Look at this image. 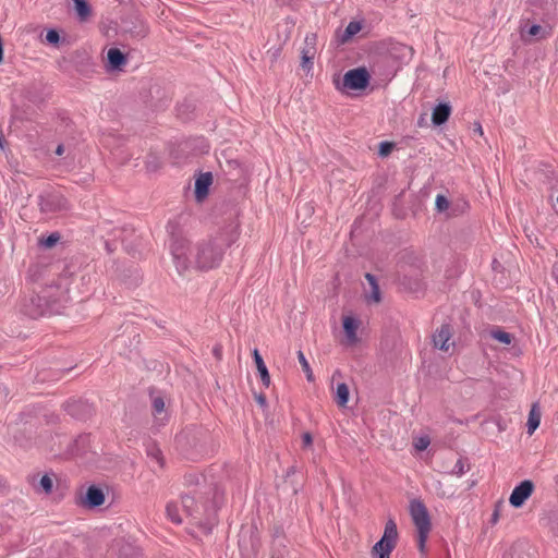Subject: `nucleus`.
Segmentation results:
<instances>
[{
  "mask_svg": "<svg viewBox=\"0 0 558 558\" xmlns=\"http://www.w3.org/2000/svg\"><path fill=\"white\" fill-rule=\"evenodd\" d=\"M60 236L57 234V233H52L50 234L44 242L43 244L46 246V247H52L53 245L57 244V242L59 241Z\"/></svg>",
  "mask_w": 558,
  "mask_h": 558,
  "instance_id": "obj_29",
  "label": "nucleus"
},
{
  "mask_svg": "<svg viewBox=\"0 0 558 558\" xmlns=\"http://www.w3.org/2000/svg\"><path fill=\"white\" fill-rule=\"evenodd\" d=\"M76 12L80 16L85 17L89 13L88 4L85 0H73Z\"/></svg>",
  "mask_w": 558,
  "mask_h": 558,
  "instance_id": "obj_24",
  "label": "nucleus"
},
{
  "mask_svg": "<svg viewBox=\"0 0 558 558\" xmlns=\"http://www.w3.org/2000/svg\"><path fill=\"white\" fill-rule=\"evenodd\" d=\"M497 518H498V514H497V513H495V514H494V521H496V520H497Z\"/></svg>",
  "mask_w": 558,
  "mask_h": 558,
  "instance_id": "obj_37",
  "label": "nucleus"
},
{
  "mask_svg": "<svg viewBox=\"0 0 558 558\" xmlns=\"http://www.w3.org/2000/svg\"><path fill=\"white\" fill-rule=\"evenodd\" d=\"M104 502H105V495H104L102 490L95 486H90L87 489L84 505L89 508H94V507L101 506Z\"/></svg>",
  "mask_w": 558,
  "mask_h": 558,
  "instance_id": "obj_12",
  "label": "nucleus"
},
{
  "mask_svg": "<svg viewBox=\"0 0 558 558\" xmlns=\"http://www.w3.org/2000/svg\"><path fill=\"white\" fill-rule=\"evenodd\" d=\"M551 35L550 28L542 27L541 25H532L530 26L526 32L524 28H521V38L524 41H530L531 38H537V39H545Z\"/></svg>",
  "mask_w": 558,
  "mask_h": 558,
  "instance_id": "obj_10",
  "label": "nucleus"
},
{
  "mask_svg": "<svg viewBox=\"0 0 558 558\" xmlns=\"http://www.w3.org/2000/svg\"><path fill=\"white\" fill-rule=\"evenodd\" d=\"M435 205L438 211H445L449 208V201L444 195H437Z\"/></svg>",
  "mask_w": 558,
  "mask_h": 558,
  "instance_id": "obj_25",
  "label": "nucleus"
},
{
  "mask_svg": "<svg viewBox=\"0 0 558 558\" xmlns=\"http://www.w3.org/2000/svg\"><path fill=\"white\" fill-rule=\"evenodd\" d=\"M398 539L396 522L390 519L386 522L384 535L372 548L373 558H389L395 549Z\"/></svg>",
  "mask_w": 558,
  "mask_h": 558,
  "instance_id": "obj_4",
  "label": "nucleus"
},
{
  "mask_svg": "<svg viewBox=\"0 0 558 558\" xmlns=\"http://www.w3.org/2000/svg\"><path fill=\"white\" fill-rule=\"evenodd\" d=\"M542 413L537 403H534L530 410L527 418V433L532 435L541 424Z\"/></svg>",
  "mask_w": 558,
  "mask_h": 558,
  "instance_id": "obj_15",
  "label": "nucleus"
},
{
  "mask_svg": "<svg viewBox=\"0 0 558 558\" xmlns=\"http://www.w3.org/2000/svg\"><path fill=\"white\" fill-rule=\"evenodd\" d=\"M255 400L262 408H265L267 404L266 397L263 393L255 395Z\"/></svg>",
  "mask_w": 558,
  "mask_h": 558,
  "instance_id": "obj_33",
  "label": "nucleus"
},
{
  "mask_svg": "<svg viewBox=\"0 0 558 558\" xmlns=\"http://www.w3.org/2000/svg\"><path fill=\"white\" fill-rule=\"evenodd\" d=\"M181 505L182 512L186 518L192 517L197 508V504L195 499L191 496H183L180 501H177Z\"/></svg>",
  "mask_w": 558,
  "mask_h": 558,
  "instance_id": "obj_19",
  "label": "nucleus"
},
{
  "mask_svg": "<svg viewBox=\"0 0 558 558\" xmlns=\"http://www.w3.org/2000/svg\"><path fill=\"white\" fill-rule=\"evenodd\" d=\"M253 357H254V361H255V364H256V367H257V371L260 375V380L263 383V385L268 388L269 385H270V375L268 373V369L263 361V357L260 356L259 352L257 349H254L253 351Z\"/></svg>",
  "mask_w": 558,
  "mask_h": 558,
  "instance_id": "obj_13",
  "label": "nucleus"
},
{
  "mask_svg": "<svg viewBox=\"0 0 558 558\" xmlns=\"http://www.w3.org/2000/svg\"><path fill=\"white\" fill-rule=\"evenodd\" d=\"M392 148V144L388 142L380 143L379 154L381 156H387Z\"/></svg>",
  "mask_w": 558,
  "mask_h": 558,
  "instance_id": "obj_31",
  "label": "nucleus"
},
{
  "mask_svg": "<svg viewBox=\"0 0 558 558\" xmlns=\"http://www.w3.org/2000/svg\"><path fill=\"white\" fill-rule=\"evenodd\" d=\"M213 183V175L210 172L199 174L195 181V197L202 202L208 194L209 186Z\"/></svg>",
  "mask_w": 558,
  "mask_h": 558,
  "instance_id": "obj_9",
  "label": "nucleus"
},
{
  "mask_svg": "<svg viewBox=\"0 0 558 558\" xmlns=\"http://www.w3.org/2000/svg\"><path fill=\"white\" fill-rule=\"evenodd\" d=\"M452 338V329L449 325H442L439 329L435 331L433 335V343L434 347L448 352L453 342H450Z\"/></svg>",
  "mask_w": 558,
  "mask_h": 558,
  "instance_id": "obj_8",
  "label": "nucleus"
},
{
  "mask_svg": "<svg viewBox=\"0 0 558 558\" xmlns=\"http://www.w3.org/2000/svg\"><path fill=\"white\" fill-rule=\"evenodd\" d=\"M362 29V26L359 22L352 21L348 24L344 31L343 40H348L349 38L356 35Z\"/></svg>",
  "mask_w": 558,
  "mask_h": 558,
  "instance_id": "obj_21",
  "label": "nucleus"
},
{
  "mask_svg": "<svg viewBox=\"0 0 558 558\" xmlns=\"http://www.w3.org/2000/svg\"><path fill=\"white\" fill-rule=\"evenodd\" d=\"M371 81V74L366 68H355L344 73L342 81H335L336 88L340 92L363 90Z\"/></svg>",
  "mask_w": 558,
  "mask_h": 558,
  "instance_id": "obj_3",
  "label": "nucleus"
},
{
  "mask_svg": "<svg viewBox=\"0 0 558 558\" xmlns=\"http://www.w3.org/2000/svg\"><path fill=\"white\" fill-rule=\"evenodd\" d=\"M342 326L345 336L343 343L349 347L355 345L359 342L360 320L351 315H345L342 317Z\"/></svg>",
  "mask_w": 558,
  "mask_h": 558,
  "instance_id": "obj_6",
  "label": "nucleus"
},
{
  "mask_svg": "<svg viewBox=\"0 0 558 558\" xmlns=\"http://www.w3.org/2000/svg\"><path fill=\"white\" fill-rule=\"evenodd\" d=\"M153 408L155 414H161L165 411V401L162 398L157 397L153 401Z\"/></svg>",
  "mask_w": 558,
  "mask_h": 558,
  "instance_id": "obj_27",
  "label": "nucleus"
},
{
  "mask_svg": "<svg viewBox=\"0 0 558 558\" xmlns=\"http://www.w3.org/2000/svg\"><path fill=\"white\" fill-rule=\"evenodd\" d=\"M46 39L50 44H57L60 37L57 31L51 29L47 32Z\"/></svg>",
  "mask_w": 558,
  "mask_h": 558,
  "instance_id": "obj_30",
  "label": "nucleus"
},
{
  "mask_svg": "<svg viewBox=\"0 0 558 558\" xmlns=\"http://www.w3.org/2000/svg\"><path fill=\"white\" fill-rule=\"evenodd\" d=\"M167 518L175 524H181L186 518L182 512L181 505L177 501L169 502L166 507Z\"/></svg>",
  "mask_w": 558,
  "mask_h": 558,
  "instance_id": "obj_14",
  "label": "nucleus"
},
{
  "mask_svg": "<svg viewBox=\"0 0 558 558\" xmlns=\"http://www.w3.org/2000/svg\"><path fill=\"white\" fill-rule=\"evenodd\" d=\"M451 106L449 104L437 105L432 112V122L435 125H441L448 121L451 114Z\"/></svg>",
  "mask_w": 558,
  "mask_h": 558,
  "instance_id": "obj_11",
  "label": "nucleus"
},
{
  "mask_svg": "<svg viewBox=\"0 0 558 558\" xmlns=\"http://www.w3.org/2000/svg\"><path fill=\"white\" fill-rule=\"evenodd\" d=\"M303 447H310L313 444V437L310 433H304L302 436Z\"/></svg>",
  "mask_w": 558,
  "mask_h": 558,
  "instance_id": "obj_32",
  "label": "nucleus"
},
{
  "mask_svg": "<svg viewBox=\"0 0 558 558\" xmlns=\"http://www.w3.org/2000/svg\"><path fill=\"white\" fill-rule=\"evenodd\" d=\"M492 337L504 344H510L512 341V336L502 330H493Z\"/></svg>",
  "mask_w": 558,
  "mask_h": 558,
  "instance_id": "obj_22",
  "label": "nucleus"
},
{
  "mask_svg": "<svg viewBox=\"0 0 558 558\" xmlns=\"http://www.w3.org/2000/svg\"><path fill=\"white\" fill-rule=\"evenodd\" d=\"M365 279L371 286V292L366 294V300L368 302L379 303L381 301V296L376 278L372 274H366Z\"/></svg>",
  "mask_w": 558,
  "mask_h": 558,
  "instance_id": "obj_16",
  "label": "nucleus"
},
{
  "mask_svg": "<svg viewBox=\"0 0 558 558\" xmlns=\"http://www.w3.org/2000/svg\"><path fill=\"white\" fill-rule=\"evenodd\" d=\"M432 487H433V490L435 492V494L438 496V497H446L447 496V492H445L442 489V484L440 481H434L432 483Z\"/></svg>",
  "mask_w": 558,
  "mask_h": 558,
  "instance_id": "obj_28",
  "label": "nucleus"
},
{
  "mask_svg": "<svg viewBox=\"0 0 558 558\" xmlns=\"http://www.w3.org/2000/svg\"><path fill=\"white\" fill-rule=\"evenodd\" d=\"M25 313L32 317H36L37 315H39L40 313L36 312V311H33V310H28L26 308L25 310Z\"/></svg>",
  "mask_w": 558,
  "mask_h": 558,
  "instance_id": "obj_34",
  "label": "nucleus"
},
{
  "mask_svg": "<svg viewBox=\"0 0 558 558\" xmlns=\"http://www.w3.org/2000/svg\"><path fill=\"white\" fill-rule=\"evenodd\" d=\"M298 360L302 366V369L303 372L305 373L306 375V378L308 381H313L314 380V374H313V371L310 366V363L307 362L304 353L302 351H299L298 352Z\"/></svg>",
  "mask_w": 558,
  "mask_h": 558,
  "instance_id": "obj_20",
  "label": "nucleus"
},
{
  "mask_svg": "<svg viewBox=\"0 0 558 558\" xmlns=\"http://www.w3.org/2000/svg\"><path fill=\"white\" fill-rule=\"evenodd\" d=\"M40 486L43 487L46 494H50L53 486L51 477H49L48 475H44L40 478Z\"/></svg>",
  "mask_w": 558,
  "mask_h": 558,
  "instance_id": "obj_26",
  "label": "nucleus"
},
{
  "mask_svg": "<svg viewBox=\"0 0 558 558\" xmlns=\"http://www.w3.org/2000/svg\"><path fill=\"white\" fill-rule=\"evenodd\" d=\"M410 514L417 530V547L421 553L425 551L426 542L432 530V522L428 510L420 499L410 502Z\"/></svg>",
  "mask_w": 558,
  "mask_h": 558,
  "instance_id": "obj_2",
  "label": "nucleus"
},
{
  "mask_svg": "<svg viewBox=\"0 0 558 558\" xmlns=\"http://www.w3.org/2000/svg\"><path fill=\"white\" fill-rule=\"evenodd\" d=\"M478 135H483L484 134V131H483V128L481 124H476L475 126V130H474Z\"/></svg>",
  "mask_w": 558,
  "mask_h": 558,
  "instance_id": "obj_35",
  "label": "nucleus"
},
{
  "mask_svg": "<svg viewBox=\"0 0 558 558\" xmlns=\"http://www.w3.org/2000/svg\"><path fill=\"white\" fill-rule=\"evenodd\" d=\"M430 440L428 436H421L413 440V446L417 451H424L429 446Z\"/></svg>",
  "mask_w": 558,
  "mask_h": 558,
  "instance_id": "obj_23",
  "label": "nucleus"
},
{
  "mask_svg": "<svg viewBox=\"0 0 558 558\" xmlns=\"http://www.w3.org/2000/svg\"><path fill=\"white\" fill-rule=\"evenodd\" d=\"M349 387L347 384L341 383L337 385L335 401L338 407L345 408L349 401Z\"/></svg>",
  "mask_w": 558,
  "mask_h": 558,
  "instance_id": "obj_18",
  "label": "nucleus"
},
{
  "mask_svg": "<svg viewBox=\"0 0 558 558\" xmlns=\"http://www.w3.org/2000/svg\"><path fill=\"white\" fill-rule=\"evenodd\" d=\"M534 484L530 480L521 482L515 486L510 495L509 502L514 508H520L532 495Z\"/></svg>",
  "mask_w": 558,
  "mask_h": 558,
  "instance_id": "obj_5",
  "label": "nucleus"
},
{
  "mask_svg": "<svg viewBox=\"0 0 558 558\" xmlns=\"http://www.w3.org/2000/svg\"><path fill=\"white\" fill-rule=\"evenodd\" d=\"M64 151V147L62 145H59L56 149V154L61 156Z\"/></svg>",
  "mask_w": 558,
  "mask_h": 558,
  "instance_id": "obj_36",
  "label": "nucleus"
},
{
  "mask_svg": "<svg viewBox=\"0 0 558 558\" xmlns=\"http://www.w3.org/2000/svg\"><path fill=\"white\" fill-rule=\"evenodd\" d=\"M107 57L111 69L114 70L120 69L126 62L124 54L118 48H110Z\"/></svg>",
  "mask_w": 558,
  "mask_h": 558,
  "instance_id": "obj_17",
  "label": "nucleus"
},
{
  "mask_svg": "<svg viewBox=\"0 0 558 558\" xmlns=\"http://www.w3.org/2000/svg\"><path fill=\"white\" fill-rule=\"evenodd\" d=\"M171 254L179 272L189 268L207 271L218 267L223 258L225 250L216 240H204L191 246L185 239H174Z\"/></svg>",
  "mask_w": 558,
  "mask_h": 558,
  "instance_id": "obj_1",
  "label": "nucleus"
},
{
  "mask_svg": "<svg viewBox=\"0 0 558 558\" xmlns=\"http://www.w3.org/2000/svg\"><path fill=\"white\" fill-rule=\"evenodd\" d=\"M317 35L314 33L307 34L304 39V45L302 47V66L311 68L313 64V60L317 52Z\"/></svg>",
  "mask_w": 558,
  "mask_h": 558,
  "instance_id": "obj_7",
  "label": "nucleus"
}]
</instances>
